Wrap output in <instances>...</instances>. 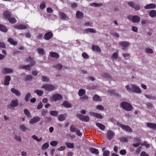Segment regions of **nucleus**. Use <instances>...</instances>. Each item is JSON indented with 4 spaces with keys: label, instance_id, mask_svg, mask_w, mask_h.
Instances as JSON below:
<instances>
[{
    "label": "nucleus",
    "instance_id": "obj_1",
    "mask_svg": "<svg viewBox=\"0 0 156 156\" xmlns=\"http://www.w3.org/2000/svg\"><path fill=\"white\" fill-rule=\"evenodd\" d=\"M25 61L30 62V63L28 65L23 66L22 68L20 67L21 68H22L30 70V68L34 66L36 63V61L34 60L33 58H32L30 56H29L25 60Z\"/></svg>",
    "mask_w": 156,
    "mask_h": 156
},
{
    "label": "nucleus",
    "instance_id": "obj_2",
    "mask_svg": "<svg viewBox=\"0 0 156 156\" xmlns=\"http://www.w3.org/2000/svg\"><path fill=\"white\" fill-rule=\"evenodd\" d=\"M128 85L126 86V88L128 91H131L137 93H140L141 92L139 88L135 85H131L130 87Z\"/></svg>",
    "mask_w": 156,
    "mask_h": 156
},
{
    "label": "nucleus",
    "instance_id": "obj_3",
    "mask_svg": "<svg viewBox=\"0 0 156 156\" xmlns=\"http://www.w3.org/2000/svg\"><path fill=\"white\" fill-rule=\"evenodd\" d=\"M120 105L123 108L126 110L130 111L131 110L133 109L132 106L129 103L127 102H122L121 103Z\"/></svg>",
    "mask_w": 156,
    "mask_h": 156
},
{
    "label": "nucleus",
    "instance_id": "obj_4",
    "mask_svg": "<svg viewBox=\"0 0 156 156\" xmlns=\"http://www.w3.org/2000/svg\"><path fill=\"white\" fill-rule=\"evenodd\" d=\"M62 97L60 94H57L53 95L50 98L51 101H56L58 100H60L62 99Z\"/></svg>",
    "mask_w": 156,
    "mask_h": 156
},
{
    "label": "nucleus",
    "instance_id": "obj_5",
    "mask_svg": "<svg viewBox=\"0 0 156 156\" xmlns=\"http://www.w3.org/2000/svg\"><path fill=\"white\" fill-rule=\"evenodd\" d=\"M128 18V19L131 20L134 23H138L140 21V17L137 16H129Z\"/></svg>",
    "mask_w": 156,
    "mask_h": 156
},
{
    "label": "nucleus",
    "instance_id": "obj_6",
    "mask_svg": "<svg viewBox=\"0 0 156 156\" xmlns=\"http://www.w3.org/2000/svg\"><path fill=\"white\" fill-rule=\"evenodd\" d=\"M42 87L44 88L46 90L48 91L52 90L55 88L53 85L48 84L43 85Z\"/></svg>",
    "mask_w": 156,
    "mask_h": 156
},
{
    "label": "nucleus",
    "instance_id": "obj_7",
    "mask_svg": "<svg viewBox=\"0 0 156 156\" xmlns=\"http://www.w3.org/2000/svg\"><path fill=\"white\" fill-rule=\"evenodd\" d=\"M70 131L72 132H75L76 134L78 136H81L82 133L80 132V131L73 126H72L70 127Z\"/></svg>",
    "mask_w": 156,
    "mask_h": 156
},
{
    "label": "nucleus",
    "instance_id": "obj_8",
    "mask_svg": "<svg viewBox=\"0 0 156 156\" xmlns=\"http://www.w3.org/2000/svg\"><path fill=\"white\" fill-rule=\"evenodd\" d=\"M77 117L81 120L88 122L89 120V117L88 116H83L82 115L79 114L77 115Z\"/></svg>",
    "mask_w": 156,
    "mask_h": 156
},
{
    "label": "nucleus",
    "instance_id": "obj_9",
    "mask_svg": "<svg viewBox=\"0 0 156 156\" xmlns=\"http://www.w3.org/2000/svg\"><path fill=\"white\" fill-rule=\"evenodd\" d=\"M120 126L122 129L127 132L131 133L132 132V129L129 126H128L125 125L123 124H121L120 125Z\"/></svg>",
    "mask_w": 156,
    "mask_h": 156
},
{
    "label": "nucleus",
    "instance_id": "obj_10",
    "mask_svg": "<svg viewBox=\"0 0 156 156\" xmlns=\"http://www.w3.org/2000/svg\"><path fill=\"white\" fill-rule=\"evenodd\" d=\"M89 114L92 116H95L97 118L99 119H101L103 118V116L102 115L98 113L90 112H89Z\"/></svg>",
    "mask_w": 156,
    "mask_h": 156
},
{
    "label": "nucleus",
    "instance_id": "obj_11",
    "mask_svg": "<svg viewBox=\"0 0 156 156\" xmlns=\"http://www.w3.org/2000/svg\"><path fill=\"white\" fill-rule=\"evenodd\" d=\"M40 119V118L38 116L35 117L31 119L29 121L30 123L33 124L38 122Z\"/></svg>",
    "mask_w": 156,
    "mask_h": 156
},
{
    "label": "nucleus",
    "instance_id": "obj_12",
    "mask_svg": "<svg viewBox=\"0 0 156 156\" xmlns=\"http://www.w3.org/2000/svg\"><path fill=\"white\" fill-rule=\"evenodd\" d=\"M156 7V5L153 3H151L147 4L144 7V8L146 9H153L155 8Z\"/></svg>",
    "mask_w": 156,
    "mask_h": 156
},
{
    "label": "nucleus",
    "instance_id": "obj_13",
    "mask_svg": "<svg viewBox=\"0 0 156 156\" xmlns=\"http://www.w3.org/2000/svg\"><path fill=\"white\" fill-rule=\"evenodd\" d=\"M53 36V34L51 32H49L45 34L44 38L47 40H49Z\"/></svg>",
    "mask_w": 156,
    "mask_h": 156
},
{
    "label": "nucleus",
    "instance_id": "obj_14",
    "mask_svg": "<svg viewBox=\"0 0 156 156\" xmlns=\"http://www.w3.org/2000/svg\"><path fill=\"white\" fill-rule=\"evenodd\" d=\"M15 27L18 29L24 30L27 28L26 25L23 24H20L19 25L15 26Z\"/></svg>",
    "mask_w": 156,
    "mask_h": 156
},
{
    "label": "nucleus",
    "instance_id": "obj_15",
    "mask_svg": "<svg viewBox=\"0 0 156 156\" xmlns=\"http://www.w3.org/2000/svg\"><path fill=\"white\" fill-rule=\"evenodd\" d=\"M13 70L9 68H4L2 71V72L4 73L8 74L13 72Z\"/></svg>",
    "mask_w": 156,
    "mask_h": 156
},
{
    "label": "nucleus",
    "instance_id": "obj_16",
    "mask_svg": "<svg viewBox=\"0 0 156 156\" xmlns=\"http://www.w3.org/2000/svg\"><path fill=\"white\" fill-rule=\"evenodd\" d=\"M11 80V78L9 76H6L5 78L4 84L8 85L9 83V81Z\"/></svg>",
    "mask_w": 156,
    "mask_h": 156
},
{
    "label": "nucleus",
    "instance_id": "obj_17",
    "mask_svg": "<svg viewBox=\"0 0 156 156\" xmlns=\"http://www.w3.org/2000/svg\"><path fill=\"white\" fill-rule=\"evenodd\" d=\"M66 116L67 115L66 114H61L58 116V118L59 120L60 121H63L65 120Z\"/></svg>",
    "mask_w": 156,
    "mask_h": 156
},
{
    "label": "nucleus",
    "instance_id": "obj_18",
    "mask_svg": "<svg viewBox=\"0 0 156 156\" xmlns=\"http://www.w3.org/2000/svg\"><path fill=\"white\" fill-rule=\"evenodd\" d=\"M114 135V133L111 130H108L107 133L108 137L109 140H111L113 136Z\"/></svg>",
    "mask_w": 156,
    "mask_h": 156
},
{
    "label": "nucleus",
    "instance_id": "obj_19",
    "mask_svg": "<svg viewBox=\"0 0 156 156\" xmlns=\"http://www.w3.org/2000/svg\"><path fill=\"white\" fill-rule=\"evenodd\" d=\"M90 151L92 153L96 154H98L99 153V151L98 149L95 148H90L89 149Z\"/></svg>",
    "mask_w": 156,
    "mask_h": 156
},
{
    "label": "nucleus",
    "instance_id": "obj_20",
    "mask_svg": "<svg viewBox=\"0 0 156 156\" xmlns=\"http://www.w3.org/2000/svg\"><path fill=\"white\" fill-rule=\"evenodd\" d=\"M11 91L13 93L15 94L17 96H19L21 95L20 92L18 90L14 88L11 89Z\"/></svg>",
    "mask_w": 156,
    "mask_h": 156
},
{
    "label": "nucleus",
    "instance_id": "obj_21",
    "mask_svg": "<svg viewBox=\"0 0 156 156\" xmlns=\"http://www.w3.org/2000/svg\"><path fill=\"white\" fill-rule=\"evenodd\" d=\"M147 126L149 128L155 129H156V124L154 123H148Z\"/></svg>",
    "mask_w": 156,
    "mask_h": 156
},
{
    "label": "nucleus",
    "instance_id": "obj_22",
    "mask_svg": "<svg viewBox=\"0 0 156 156\" xmlns=\"http://www.w3.org/2000/svg\"><path fill=\"white\" fill-rule=\"evenodd\" d=\"M119 44L121 46L124 47H127L129 45V43L126 41L120 42L119 43Z\"/></svg>",
    "mask_w": 156,
    "mask_h": 156
},
{
    "label": "nucleus",
    "instance_id": "obj_23",
    "mask_svg": "<svg viewBox=\"0 0 156 156\" xmlns=\"http://www.w3.org/2000/svg\"><path fill=\"white\" fill-rule=\"evenodd\" d=\"M92 49L94 51H96L97 52H100L101 49L98 46L93 45L92 46Z\"/></svg>",
    "mask_w": 156,
    "mask_h": 156
},
{
    "label": "nucleus",
    "instance_id": "obj_24",
    "mask_svg": "<svg viewBox=\"0 0 156 156\" xmlns=\"http://www.w3.org/2000/svg\"><path fill=\"white\" fill-rule=\"evenodd\" d=\"M4 16L6 19H9L11 17L10 13L8 11H6L4 12Z\"/></svg>",
    "mask_w": 156,
    "mask_h": 156
},
{
    "label": "nucleus",
    "instance_id": "obj_25",
    "mask_svg": "<svg viewBox=\"0 0 156 156\" xmlns=\"http://www.w3.org/2000/svg\"><path fill=\"white\" fill-rule=\"evenodd\" d=\"M76 17L78 19H81L83 17V14L82 12L79 11H77L76 13Z\"/></svg>",
    "mask_w": 156,
    "mask_h": 156
},
{
    "label": "nucleus",
    "instance_id": "obj_26",
    "mask_svg": "<svg viewBox=\"0 0 156 156\" xmlns=\"http://www.w3.org/2000/svg\"><path fill=\"white\" fill-rule=\"evenodd\" d=\"M59 15L60 18L62 19L65 20L67 17V16L66 14L62 12H59Z\"/></svg>",
    "mask_w": 156,
    "mask_h": 156
},
{
    "label": "nucleus",
    "instance_id": "obj_27",
    "mask_svg": "<svg viewBox=\"0 0 156 156\" xmlns=\"http://www.w3.org/2000/svg\"><path fill=\"white\" fill-rule=\"evenodd\" d=\"M0 30L3 32H6L8 30V29L4 26L0 24Z\"/></svg>",
    "mask_w": 156,
    "mask_h": 156
},
{
    "label": "nucleus",
    "instance_id": "obj_28",
    "mask_svg": "<svg viewBox=\"0 0 156 156\" xmlns=\"http://www.w3.org/2000/svg\"><path fill=\"white\" fill-rule=\"evenodd\" d=\"M65 144L67 147L68 148H73L74 147V145L73 143H71L69 142H66Z\"/></svg>",
    "mask_w": 156,
    "mask_h": 156
},
{
    "label": "nucleus",
    "instance_id": "obj_29",
    "mask_svg": "<svg viewBox=\"0 0 156 156\" xmlns=\"http://www.w3.org/2000/svg\"><path fill=\"white\" fill-rule=\"evenodd\" d=\"M62 105L66 108H70L71 107V105L68 101H64Z\"/></svg>",
    "mask_w": 156,
    "mask_h": 156
},
{
    "label": "nucleus",
    "instance_id": "obj_30",
    "mask_svg": "<svg viewBox=\"0 0 156 156\" xmlns=\"http://www.w3.org/2000/svg\"><path fill=\"white\" fill-rule=\"evenodd\" d=\"M96 125L98 127L102 130H104L105 128V126L104 125L100 123H97Z\"/></svg>",
    "mask_w": 156,
    "mask_h": 156
},
{
    "label": "nucleus",
    "instance_id": "obj_31",
    "mask_svg": "<svg viewBox=\"0 0 156 156\" xmlns=\"http://www.w3.org/2000/svg\"><path fill=\"white\" fill-rule=\"evenodd\" d=\"M8 41L12 44L16 45L17 44V42L14 41L11 38H9Z\"/></svg>",
    "mask_w": 156,
    "mask_h": 156
},
{
    "label": "nucleus",
    "instance_id": "obj_32",
    "mask_svg": "<svg viewBox=\"0 0 156 156\" xmlns=\"http://www.w3.org/2000/svg\"><path fill=\"white\" fill-rule=\"evenodd\" d=\"M149 15L151 17H154L156 16V11L154 10H151L149 13Z\"/></svg>",
    "mask_w": 156,
    "mask_h": 156
},
{
    "label": "nucleus",
    "instance_id": "obj_33",
    "mask_svg": "<svg viewBox=\"0 0 156 156\" xmlns=\"http://www.w3.org/2000/svg\"><path fill=\"white\" fill-rule=\"evenodd\" d=\"M8 20L10 23L12 24L15 23L16 22V20L13 17H10V18H9Z\"/></svg>",
    "mask_w": 156,
    "mask_h": 156
},
{
    "label": "nucleus",
    "instance_id": "obj_34",
    "mask_svg": "<svg viewBox=\"0 0 156 156\" xmlns=\"http://www.w3.org/2000/svg\"><path fill=\"white\" fill-rule=\"evenodd\" d=\"M11 103L14 107L17 106L18 105V99H16L12 101L11 102Z\"/></svg>",
    "mask_w": 156,
    "mask_h": 156
},
{
    "label": "nucleus",
    "instance_id": "obj_35",
    "mask_svg": "<svg viewBox=\"0 0 156 156\" xmlns=\"http://www.w3.org/2000/svg\"><path fill=\"white\" fill-rule=\"evenodd\" d=\"M51 55L52 57L58 58L59 57V55L55 52H51Z\"/></svg>",
    "mask_w": 156,
    "mask_h": 156
},
{
    "label": "nucleus",
    "instance_id": "obj_36",
    "mask_svg": "<svg viewBox=\"0 0 156 156\" xmlns=\"http://www.w3.org/2000/svg\"><path fill=\"white\" fill-rule=\"evenodd\" d=\"M32 137L33 139L36 140L38 142L41 141L42 139V137H41L40 138H39L36 135H34L32 136Z\"/></svg>",
    "mask_w": 156,
    "mask_h": 156
},
{
    "label": "nucleus",
    "instance_id": "obj_37",
    "mask_svg": "<svg viewBox=\"0 0 156 156\" xmlns=\"http://www.w3.org/2000/svg\"><path fill=\"white\" fill-rule=\"evenodd\" d=\"M34 92L40 96H42L43 94V91L40 90H36L34 91Z\"/></svg>",
    "mask_w": 156,
    "mask_h": 156
},
{
    "label": "nucleus",
    "instance_id": "obj_38",
    "mask_svg": "<svg viewBox=\"0 0 156 156\" xmlns=\"http://www.w3.org/2000/svg\"><path fill=\"white\" fill-rule=\"evenodd\" d=\"M94 100L97 101H101V99L100 97L97 95H95L93 98Z\"/></svg>",
    "mask_w": 156,
    "mask_h": 156
},
{
    "label": "nucleus",
    "instance_id": "obj_39",
    "mask_svg": "<svg viewBox=\"0 0 156 156\" xmlns=\"http://www.w3.org/2000/svg\"><path fill=\"white\" fill-rule=\"evenodd\" d=\"M37 51L38 53L41 55H43L44 54V50L42 48H38L37 49Z\"/></svg>",
    "mask_w": 156,
    "mask_h": 156
},
{
    "label": "nucleus",
    "instance_id": "obj_40",
    "mask_svg": "<svg viewBox=\"0 0 156 156\" xmlns=\"http://www.w3.org/2000/svg\"><path fill=\"white\" fill-rule=\"evenodd\" d=\"M85 91L84 89H80L79 90V95L80 96H82L85 94Z\"/></svg>",
    "mask_w": 156,
    "mask_h": 156
},
{
    "label": "nucleus",
    "instance_id": "obj_41",
    "mask_svg": "<svg viewBox=\"0 0 156 156\" xmlns=\"http://www.w3.org/2000/svg\"><path fill=\"white\" fill-rule=\"evenodd\" d=\"M49 146L48 143H44L42 147V149L44 150L47 148Z\"/></svg>",
    "mask_w": 156,
    "mask_h": 156
},
{
    "label": "nucleus",
    "instance_id": "obj_42",
    "mask_svg": "<svg viewBox=\"0 0 156 156\" xmlns=\"http://www.w3.org/2000/svg\"><path fill=\"white\" fill-rule=\"evenodd\" d=\"M118 57V55L117 53H114L112 56V60L114 59H116Z\"/></svg>",
    "mask_w": 156,
    "mask_h": 156
},
{
    "label": "nucleus",
    "instance_id": "obj_43",
    "mask_svg": "<svg viewBox=\"0 0 156 156\" xmlns=\"http://www.w3.org/2000/svg\"><path fill=\"white\" fill-rule=\"evenodd\" d=\"M24 114L28 117L30 118V115L29 111L27 109H25L24 110Z\"/></svg>",
    "mask_w": 156,
    "mask_h": 156
},
{
    "label": "nucleus",
    "instance_id": "obj_44",
    "mask_svg": "<svg viewBox=\"0 0 156 156\" xmlns=\"http://www.w3.org/2000/svg\"><path fill=\"white\" fill-rule=\"evenodd\" d=\"M31 96V95L30 93H27L26 95L25 98V99L26 101H29L30 98Z\"/></svg>",
    "mask_w": 156,
    "mask_h": 156
},
{
    "label": "nucleus",
    "instance_id": "obj_45",
    "mask_svg": "<svg viewBox=\"0 0 156 156\" xmlns=\"http://www.w3.org/2000/svg\"><path fill=\"white\" fill-rule=\"evenodd\" d=\"M50 114L54 116H57L58 115V112L55 111H52L50 112Z\"/></svg>",
    "mask_w": 156,
    "mask_h": 156
},
{
    "label": "nucleus",
    "instance_id": "obj_46",
    "mask_svg": "<svg viewBox=\"0 0 156 156\" xmlns=\"http://www.w3.org/2000/svg\"><path fill=\"white\" fill-rule=\"evenodd\" d=\"M90 5L92 6L95 5L96 7H99L101 6L102 5V4L101 3H93L90 4Z\"/></svg>",
    "mask_w": 156,
    "mask_h": 156
},
{
    "label": "nucleus",
    "instance_id": "obj_47",
    "mask_svg": "<svg viewBox=\"0 0 156 156\" xmlns=\"http://www.w3.org/2000/svg\"><path fill=\"white\" fill-rule=\"evenodd\" d=\"M58 144L57 141H53L50 143V145L52 146H55Z\"/></svg>",
    "mask_w": 156,
    "mask_h": 156
},
{
    "label": "nucleus",
    "instance_id": "obj_48",
    "mask_svg": "<svg viewBox=\"0 0 156 156\" xmlns=\"http://www.w3.org/2000/svg\"><path fill=\"white\" fill-rule=\"evenodd\" d=\"M86 31L87 32H90L91 33H95L96 31L95 30L92 28H88L86 30Z\"/></svg>",
    "mask_w": 156,
    "mask_h": 156
},
{
    "label": "nucleus",
    "instance_id": "obj_49",
    "mask_svg": "<svg viewBox=\"0 0 156 156\" xmlns=\"http://www.w3.org/2000/svg\"><path fill=\"white\" fill-rule=\"evenodd\" d=\"M120 140L123 142H127L128 139L126 137L124 136L120 139Z\"/></svg>",
    "mask_w": 156,
    "mask_h": 156
},
{
    "label": "nucleus",
    "instance_id": "obj_50",
    "mask_svg": "<svg viewBox=\"0 0 156 156\" xmlns=\"http://www.w3.org/2000/svg\"><path fill=\"white\" fill-rule=\"evenodd\" d=\"M145 51L147 53H153V50L149 48H147L145 50Z\"/></svg>",
    "mask_w": 156,
    "mask_h": 156
},
{
    "label": "nucleus",
    "instance_id": "obj_51",
    "mask_svg": "<svg viewBox=\"0 0 156 156\" xmlns=\"http://www.w3.org/2000/svg\"><path fill=\"white\" fill-rule=\"evenodd\" d=\"M20 129L23 131H25L27 129L26 126L24 125H20Z\"/></svg>",
    "mask_w": 156,
    "mask_h": 156
},
{
    "label": "nucleus",
    "instance_id": "obj_52",
    "mask_svg": "<svg viewBox=\"0 0 156 156\" xmlns=\"http://www.w3.org/2000/svg\"><path fill=\"white\" fill-rule=\"evenodd\" d=\"M82 56L85 59H87L89 58V55L85 52H83L82 54Z\"/></svg>",
    "mask_w": 156,
    "mask_h": 156
},
{
    "label": "nucleus",
    "instance_id": "obj_53",
    "mask_svg": "<svg viewBox=\"0 0 156 156\" xmlns=\"http://www.w3.org/2000/svg\"><path fill=\"white\" fill-rule=\"evenodd\" d=\"M46 6L45 3L44 2H42L40 5V8L41 9H43Z\"/></svg>",
    "mask_w": 156,
    "mask_h": 156
},
{
    "label": "nucleus",
    "instance_id": "obj_54",
    "mask_svg": "<svg viewBox=\"0 0 156 156\" xmlns=\"http://www.w3.org/2000/svg\"><path fill=\"white\" fill-rule=\"evenodd\" d=\"M62 66L60 64H58L55 66V67L56 69H61L62 68Z\"/></svg>",
    "mask_w": 156,
    "mask_h": 156
},
{
    "label": "nucleus",
    "instance_id": "obj_55",
    "mask_svg": "<svg viewBox=\"0 0 156 156\" xmlns=\"http://www.w3.org/2000/svg\"><path fill=\"white\" fill-rule=\"evenodd\" d=\"M133 8L137 10H139L140 9V6L138 5L135 4Z\"/></svg>",
    "mask_w": 156,
    "mask_h": 156
},
{
    "label": "nucleus",
    "instance_id": "obj_56",
    "mask_svg": "<svg viewBox=\"0 0 156 156\" xmlns=\"http://www.w3.org/2000/svg\"><path fill=\"white\" fill-rule=\"evenodd\" d=\"M110 153V151L108 150H106L104 151L103 153L104 156H108Z\"/></svg>",
    "mask_w": 156,
    "mask_h": 156
},
{
    "label": "nucleus",
    "instance_id": "obj_57",
    "mask_svg": "<svg viewBox=\"0 0 156 156\" xmlns=\"http://www.w3.org/2000/svg\"><path fill=\"white\" fill-rule=\"evenodd\" d=\"M42 80L44 82H48L49 81V79L46 76H43L42 78Z\"/></svg>",
    "mask_w": 156,
    "mask_h": 156
},
{
    "label": "nucleus",
    "instance_id": "obj_58",
    "mask_svg": "<svg viewBox=\"0 0 156 156\" xmlns=\"http://www.w3.org/2000/svg\"><path fill=\"white\" fill-rule=\"evenodd\" d=\"M128 4L131 7L133 8L135 3L132 2H128Z\"/></svg>",
    "mask_w": 156,
    "mask_h": 156
},
{
    "label": "nucleus",
    "instance_id": "obj_59",
    "mask_svg": "<svg viewBox=\"0 0 156 156\" xmlns=\"http://www.w3.org/2000/svg\"><path fill=\"white\" fill-rule=\"evenodd\" d=\"M43 107V105L41 102H40L37 106V108L38 109H41Z\"/></svg>",
    "mask_w": 156,
    "mask_h": 156
},
{
    "label": "nucleus",
    "instance_id": "obj_60",
    "mask_svg": "<svg viewBox=\"0 0 156 156\" xmlns=\"http://www.w3.org/2000/svg\"><path fill=\"white\" fill-rule=\"evenodd\" d=\"M141 156H149L145 151H142L140 154Z\"/></svg>",
    "mask_w": 156,
    "mask_h": 156
},
{
    "label": "nucleus",
    "instance_id": "obj_61",
    "mask_svg": "<svg viewBox=\"0 0 156 156\" xmlns=\"http://www.w3.org/2000/svg\"><path fill=\"white\" fill-rule=\"evenodd\" d=\"M120 154L122 155H125L126 152L125 150H121L120 152Z\"/></svg>",
    "mask_w": 156,
    "mask_h": 156
},
{
    "label": "nucleus",
    "instance_id": "obj_62",
    "mask_svg": "<svg viewBox=\"0 0 156 156\" xmlns=\"http://www.w3.org/2000/svg\"><path fill=\"white\" fill-rule=\"evenodd\" d=\"M47 11L48 13H51L53 12V10L51 8H48L47 9Z\"/></svg>",
    "mask_w": 156,
    "mask_h": 156
},
{
    "label": "nucleus",
    "instance_id": "obj_63",
    "mask_svg": "<svg viewBox=\"0 0 156 156\" xmlns=\"http://www.w3.org/2000/svg\"><path fill=\"white\" fill-rule=\"evenodd\" d=\"M66 148V147L65 146H61L59 148H58V150L59 151H62L64 150Z\"/></svg>",
    "mask_w": 156,
    "mask_h": 156
},
{
    "label": "nucleus",
    "instance_id": "obj_64",
    "mask_svg": "<svg viewBox=\"0 0 156 156\" xmlns=\"http://www.w3.org/2000/svg\"><path fill=\"white\" fill-rule=\"evenodd\" d=\"M32 76H27L25 78V80H31V79H32Z\"/></svg>",
    "mask_w": 156,
    "mask_h": 156
}]
</instances>
